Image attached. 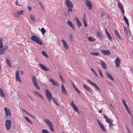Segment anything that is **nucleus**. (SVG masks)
Listing matches in <instances>:
<instances>
[{
  "label": "nucleus",
  "mask_w": 133,
  "mask_h": 133,
  "mask_svg": "<svg viewBox=\"0 0 133 133\" xmlns=\"http://www.w3.org/2000/svg\"><path fill=\"white\" fill-rule=\"evenodd\" d=\"M105 16V14L104 13H103V14L102 13L101 15V17H102L104 16Z\"/></svg>",
  "instance_id": "obj_59"
},
{
  "label": "nucleus",
  "mask_w": 133,
  "mask_h": 133,
  "mask_svg": "<svg viewBox=\"0 0 133 133\" xmlns=\"http://www.w3.org/2000/svg\"><path fill=\"white\" fill-rule=\"evenodd\" d=\"M41 31L42 34L43 35L46 32V30L45 29L43 28H42L41 29Z\"/></svg>",
  "instance_id": "obj_33"
},
{
  "label": "nucleus",
  "mask_w": 133,
  "mask_h": 133,
  "mask_svg": "<svg viewBox=\"0 0 133 133\" xmlns=\"http://www.w3.org/2000/svg\"><path fill=\"white\" fill-rule=\"evenodd\" d=\"M45 93L47 98V99L49 102H50L51 101V99H52L53 102L57 106H59L56 99L54 98H52V94L48 89L45 90Z\"/></svg>",
  "instance_id": "obj_1"
},
{
  "label": "nucleus",
  "mask_w": 133,
  "mask_h": 133,
  "mask_svg": "<svg viewBox=\"0 0 133 133\" xmlns=\"http://www.w3.org/2000/svg\"><path fill=\"white\" fill-rule=\"evenodd\" d=\"M131 117L132 118L131 120V123L132 125L133 126V116H132Z\"/></svg>",
  "instance_id": "obj_56"
},
{
  "label": "nucleus",
  "mask_w": 133,
  "mask_h": 133,
  "mask_svg": "<svg viewBox=\"0 0 133 133\" xmlns=\"http://www.w3.org/2000/svg\"><path fill=\"white\" fill-rule=\"evenodd\" d=\"M2 38L0 39V48H2L3 47L2 44Z\"/></svg>",
  "instance_id": "obj_40"
},
{
  "label": "nucleus",
  "mask_w": 133,
  "mask_h": 133,
  "mask_svg": "<svg viewBox=\"0 0 133 133\" xmlns=\"http://www.w3.org/2000/svg\"><path fill=\"white\" fill-rule=\"evenodd\" d=\"M38 65L40 67L41 69L46 71H49V69L46 68L45 66L43 64H39Z\"/></svg>",
  "instance_id": "obj_11"
},
{
  "label": "nucleus",
  "mask_w": 133,
  "mask_h": 133,
  "mask_svg": "<svg viewBox=\"0 0 133 133\" xmlns=\"http://www.w3.org/2000/svg\"><path fill=\"white\" fill-rule=\"evenodd\" d=\"M88 39L90 41L94 42L95 40V39L94 38H93L92 37H90L88 38Z\"/></svg>",
  "instance_id": "obj_38"
},
{
  "label": "nucleus",
  "mask_w": 133,
  "mask_h": 133,
  "mask_svg": "<svg viewBox=\"0 0 133 133\" xmlns=\"http://www.w3.org/2000/svg\"><path fill=\"white\" fill-rule=\"evenodd\" d=\"M50 130H51L52 131V132L54 131V128H53V125H51V127H50Z\"/></svg>",
  "instance_id": "obj_50"
},
{
  "label": "nucleus",
  "mask_w": 133,
  "mask_h": 133,
  "mask_svg": "<svg viewBox=\"0 0 133 133\" xmlns=\"http://www.w3.org/2000/svg\"><path fill=\"white\" fill-rule=\"evenodd\" d=\"M86 3L87 6L89 7V9L91 10L92 7V5L91 4L90 2L88 0H86Z\"/></svg>",
  "instance_id": "obj_10"
},
{
  "label": "nucleus",
  "mask_w": 133,
  "mask_h": 133,
  "mask_svg": "<svg viewBox=\"0 0 133 133\" xmlns=\"http://www.w3.org/2000/svg\"><path fill=\"white\" fill-rule=\"evenodd\" d=\"M19 71H17L16 72V75L15 76V78L16 81H19L20 82H21V80L20 78V77L19 76Z\"/></svg>",
  "instance_id": "obj_12"
},
{
  "label": "nucleus",
  "mask_w": 133,
  "mask_h": 133,
  "mask_svg": "<svg viewBox=\"0 0 133 133\" xmlns=\"http://www.w3.org/2000/svg\"><path fill=\"white\" fill-rule=\"evenodd\" d=\"M0 96L3 97H5V96L3 92V90L1 88H0Z\"/></svg>",
  "instance_id": "obj_25"
},
{
  "label": "nucleus",
  "mask_w": 133,
  "mask_h": 133,
  "mask_svg": "<svg viewBox=\"0 0 133 133\" xmlns=\"http://www.w3.org/2000/svg\"><path fill=\"white\" fill-rule=\"evenodd\" d=\"M49 132L46 129H43L42 130V133H48Z\"/></svg>",
  "instance_id": "obj_45"
},
{
  "label": "nucleus",
  "mask_w": 133,
  "mask_h": 133,
  "mask_svg": "<svg viewBox=\"0 0 133 133\" xmlns=\"http://www.w3.org/2000/svg\"><path fill=\"white\" fill-rule=\"evenodd\" d=\"M32 81L33 82V84L37 83V82H36V78L34 76H33L32 77Z\"/></svg>",
  "instance_id": "obj_37"
},
{
  "label": "nucleus",
  "mask_w": 133,
  "mask_h": 133,
  "mask_svg": "<svg viewBox=\"0 0 133 133\" xmlns=\"http://www.w3.org/2000/svg\"><path fill=\"white\" fill-rule=\"evenodd\" d=\"M6 51L3 49H0V55L4 54Z\"/></svg>",
  "instance_id": "obj_32"
},
{
  "label": "nucleus",
  "mask_w": 133,
  "mask_h": 133,
  "mask_svg": "<svg viewBox=\"0 0 133 133\" xmlns=\"http://www.w3.org/2000/svg\"><path fill=\"white\" fill-rule=\"evenodd\" d=\"M96 36L99 38L101 37L102 36L100 33L98 32Z\"/></svg>",
  "instance_id": "obj_46"
},
{
  "label": "nucleus",
  "mask_w": 133,
  "mask_h": 133,
  "mask_svg": "<svg viewBox=\"0 0 133 133\" xmlns=\"http://www.w3.org/2000/svg\"><path fill=\"white\" fill-rule=\"evenodd\" d=\"M12 125L11 121L10 120H6L5 121V126L6 127V129L9 130H10L11 128V125Z\"/></svg>",
  "instance_id": "obj_5"
},
{
  "label": "nucleus",
  "mask_w": 133,
  "mask_h": 133,
  "mask_svg": "<svg viewBox=\"0 0 133 133\" xmlns=\"http://www.w3.org/2000/svg\"><path fill=\"white\" fill-rule=\"evenodd\" d=\"M121 63V60L119 58L117 57L115 60V64L116 66L117 67H118L119 66L120 63Z\"/></svg>",
  "instance_id": "obj_15"
},
{
  "label": "nucleus",
  "mask_w": 133,
  "mask_h": 133,
  "mask_svg": "<svg viewBox=\"0 0 133 133\" xmlns=\"http://www.w3.org/2000/svg\"><path fill=\"white\" fill-rule=\"evenodd\" d=\"M75 90L77 91L79 94H80V92L79 90L77 88H75Z\"/></svg>",
  "instance_id": "obj_55"
},
{
  "label": "nucleus",
  "mask_w": 133,
  "mask_h": 133,
  "mask_svg": "<svg viewBox=\"0 0 133 133\" xmlns=\"http://www.w3.org/2000/svg\"><path fill=\"white\" fill-rule=\"evenodd\" d=\"M16 5L18 6H22L21 5H20L19 4H18L17 3V1L16 2Z\"/></svg>",
  "instance_id": "obj_63"
},
{
  "label": "nucleus",
  "mask_w": 133,
  "mask_h": 133,
  "mask_svg": "<svg viewBox=\"0 0 133 133\" xmlns=\"http://www.w3.org/2000/svg\"><path fill=\"white\" fill-rule=\"evenodd\" d=\"M42 52L43 55L45 56L46 57H49V56L48 55L46 52L44 51H42Z\"/></svg>",
  "instance_id": "obj_34"
},
{
  "label": "nucleus",
  "mask_w": 133,
  "mask_h": 133,
  "mask_svg": "<svg viewBox=\"0 0 133 133\" xmlns=\"http://www.w3.org/2000/svg\"><path fill=\"white\" fill-rule=\"evenodd\" d=\"M101 64H102V65L103 64H105V62H104L103 61H102V60H101Z\"/></svg>",
  "instance_id": "obj_57"
},
{
  "label": "nucleus",
  "mask_w": 133,
  "mask_h": 133,
  "mask_svg": "<svg viewBox=\"0 0 133 133\" xmlns=\"http://www.w3.org/2000/svg\"><path fill=\"white\" fill-rule=\"evenodd\" d=\"M28 8L29 10L31 11L32 10V8L31 7L28 6Z\"/></svg>",
  "instance_id": "obj_58"
},
{
  "label": "nucleus",
  "mask_w": 133,
  "mask_h": 133,
  "mask_svg": "<svg viewBox=\"0 0 133 133\" xmlns=\"http://www.w3.org/2000/svg\"><path fill=\"white\" fill-rule=\"evenodd\" d=\"M8 48V46L7 45H4L3 46V48H2L3 50L5 51Z\"/></svg>",
  "instance_id": "obj_47"
},
{
  "label": "nucleus",
  "mask_w": 133,
  "mask_h": 133,
  "mask_svg": "<svg viewBox=\"0 0 133 133\" xmlns=\"http://www.w3.org/2000/svg\"><path fill=\"white\" fill-rule=\"evenodd\" d=\"M118 5L121 9L123 15H124V11L123 7L122 4L119 2L118 3Z\"/></svg>",
  "instance_id": "obj_13"
},
{
  "label": "nucleus",
  "mask_w": 133,
  "mask_h": 133,
  "mask_svg": "<svg viewBox=\"0 0 133 133\" xmlns=\"http://www.w3.org/2000/svg\"><path fill=\"white\" fill-rule=\"evenodd\" d=\"M6 61L9 66L10 67H12V66L11 65V62L9 61L8 59H6Z\"/></svg>",
  "instance_id": "obj_31"
},
{
  "label": "nucleus",
  "mask_w": 133,
  "mask_h": 133,
  "mask_svg": "<svg viewBox=\"0 0 133 133\" xmlns=\"http://www.w3.org/2000/svg\"><path fill=\"white\" fill-rule=\"evenodd\" d=\"M91 70L95 74V75L96 76V77H98V75L96 72L95 70H94V69L93 68H91Z\"/></svg>",
  "instance_id": "obj_39"
},
{
  "label": "nucleus",
  "mask_w": 133,
  "mask_h": 133,
  "mask_svg": "<svg viewBox=\"0 0 133 133\" xmlns=\"http://www.w3.org/2000/svg\"><path fill=\"white\" fill-rule=\"evenodd\" d=\"M33 93L36 95L40 97L41 98H43V97L38 92L35 91H33Z\"/></svg>",
  "instance_id": "obj_23"
},
{
  "label": "nucleus",
  "mask_w": 133,
  "mask_h": 133,
  "mask_svg": "<svg viewBox=\"0 0 133 133\" xmlns=\"http://www.w3.org/2000/svg\"><path fill=\"white\" fill-rule=\"evenodd\" d=\"M34 84L35 86L36 87V89L37 90H39L40 89V87H39V86L38 85V83H34Z\"/></svg>",
  "instance_id": "obj_35"
},
{
  "label": "nucleus",
  "mask_w": 133,
  "mask_h": 133,
  "mask_svg": "<svg viewBox=\"0 0 133 133\" xmlns=\"http://www.w3.org/2000/svg\"><path fill=\"white\" fill-rule=\"evenodd\" d=\"M71 105L73 108V109L75 111L78 113H79L78 111L77 107L74 104L73 102H71Z\"/></svg>",
  "instance_id": "obj_9"
},
{
  "label": "nucleus",
  "mask_w": 133,
  "mask_h": 133,
  "mask_svg": "<svg viewBox=\"0 0 133 133\" xmlns=\"http://www.w3.org/2000/svg\"><path fill=\"white\" fill-rule=\"evenodd\" d=\"M128 111V113L131 116H133L132 115L131 113V111H130V109H129V110H127Z\"/></svg>",
  "instance_id": "obj_53"
},
{
  "label": "nucleus",
  "mask_w": 133,
  "mask_h": 133,
  "mask_svg": "<svg viewBox=\"0 0 133 133\" xmlns=\"http://www.w3.org/2000/svg\"><path fill=\"white\" fill-rule=\"evenodd\" d=\"M99 126L102 130L104 132L106 131V129L104 128L103 125L102 124L99 125Z\"/></svg>",
  "instance_id": "obj_30"
},
{
  "label": "nucleus",
  "mask_w": 133,
  "mask_h": 133,
  "mask_svg": "<svg viewBox=\"0 0 133 133\" xmlns=\"http://www.w3.org/2000/svg\"><path fill=\"white\" fill-rule=\"evenodd\" d=\"M83 87L87 91L89 92H91L92 90L91 89L90 87H87L86 85H83Z\"/></svg>",
  "instance_id": "obj_20"
},
{
  "label": "nucleus",
  "mask_w": 133,
  "mask_h": 133,
  "mask_svg": "<svg viewBox=\"0 0 133 133\" xmlns=\"http://www.w3.org/2000/svg\"><path fill=\"white\" fill-rule=\"evenodd\" d=\"M25 119L29 123L31 124H32L33 123L32 122L30 119H29L28 117H25Z\"/></svg>",
  "instance_id": "obj_29"
},
{
  "label": "nucleus",
  "mask_w": 133,
  "mask_h": 133,
  "mask_svg": "<svg viewBox=\"0 0 133 133\" xmlns=\"http://www.w3.org/2000/svg\"><path fill=\"white\" fill-rule=\"evenodd\" d=\"M125 108L127 110H129V108L128 107V106L127 105H126V106H125Z\"/></svg>",
  "instance_id": "obj_60"
},
{
  "label": "nucleus",
  "mask_w": 133,
  "mask_h": 133,
  "mask_svg": "<svg viewBox=\"0 0 133 133\" xmlns=\"http://www.w3.org/2000/svg\"><path fill=\"white\" fill-rule=\"evenodd\" d=\"M70 37H69V39H70V41H73V39H72V35L71 34H70Z\"/></svg>",
  "instance_id": "obj_49"
},
{
  "label": "nucleus",
  "mask_w": 133,
  "mask_h": 133,
  "mask_svg": "<svg viewBox=\"0 0 133 133\" xmlns=\"http://www.w3.org/2000/svg\"><path fill=\"white\" fill-rule=\"evenodd\" d=\"M122 101H123V104L124 105V106H126V105H127L124 99H122Z\"/></svg>",
  "instance_id": "obj_51"
},
{
  "label": "nucleus",
  "mask_w": 133,
  "mask_h": 133,
  "mask_svg": "<svg viewBox=\"0 0 133 133\" xmlns=\"http://www.w3.org/2000/svg\"><path fill=\"white\" fill-rule=\"evenodd\" d=\"M123 18L124 20V21L125 23L128 22H129L128 20L127 19V18L125 16H124Z\"/></svg>",
  "instance_id": "obj_42"
},
{
  "label": "nucleus",
  "mask_w": 133,
  "mask_h": 133,
  "mask_svg": "<svg viewBox=\"0 0 133 133\" xmlns=\"http://www.w3.org/2000/svg\"><path fill=\"white\" fill-rule=\"evenodd\" d=\"M104 118L106 120V119H107L108 118L107 117V116L105 114H104Z\"/></svg>",
  "instance_id": "obj_54"
},
{
  "label": "nucleus",
  "mask_w": 133,
  "mask_h": 133,
  "mask_svg": "<svg viewBox=\"0 0 133 133\" xmlns=\"http://www.w3.org/2000/svg\"><path fill=\"white\" fill-rule=\"evenodd\" d=\"M102 66L103 68L104 69H106L107 68L106 65L105 64L102 65Z\"/></svg>",
  "instance_id": "obj_52"
},
{
  "label": "nucleus",
  "mask_w": 133,
  "mask_h": 133,
  "mask_svg": "<svg viewBox=\"0 0 133 133\" xmlns=\"http://www.w3.org/2000/svg\"><path fill=\"white\" fill-rule=\"evenodd\" d=\"M59 77L60 78V79H61V81L62 82H64V79H63V78L62 77V76L60 74L59 75Z\"/></svg>",
  "instance_id": "obj_48"
},
{
  "label": "nucleus",
  "mask_w": 133,
  "mask_h": 133,
  "mask_svg": "<svg viewBox=\"0 0 133 133\" xmlns=\"http://www.w3.org/2000/svg\"><path fill=\"white\" fill-rule=\"evenodd\" d=\"M91 55H94V56H97L99 55V54L97 52H91L90 53Z\"/></svg>",
  "instance_id": "obj_41"
},
{
  "label": "nucleus",
  "mask_w": 133,
  "mask_h": 133,
  "mask_svg": "<svg viewBox=\"0 0 133 133\" xmlns=\"http://www.w3.org/2000/svg\"><path fill=\"white\" fill-rule=\"evenodd\" d=\"M31 39L32 41L40 45H41L43 44V42L42 41L41 39L40 38L38 37L33 35L31 37Z\"/></svg>",
  "instance_id": "obj_3"
},
{
  "label": "nucleus",
  "mask_w": 133,
  "mask_h": 133,
  "mask_svg": "<svg viewBox=\"0 0 133 133\" xmlns=\"http://www.w3.org/2000/svg\"><path fill=\"white\" fill-rule=\"evenodd\" d=\"M66 5L68 8L67 13L69 14L70 12L72 11L73 8V4L69 0H66L65 1Z\"/></svg>",
  "instance_id": "obj_2"
},
{
  "label": "nucleus",
  "mask_w": 133,
  "mask_h": 133,
  "mask_svg": "<svg viewBox=\"0 0 133 133\" xmlns=\"http://www.w3.org/2000/svg\"><path fill=\"white\" fill-rule=\"evenodd\" d=\"M62 41L63 43V45L64 46V47L65 49L66 50L68 49L69 47L68 45L66 42L65 41H64L63 40H62Z\"/></svg>",
  "instance_id": "obj_19"
},
{
  "label": "nucleus",
  "mask_w": 133,
  "mask_h": 133,
  "mask_svg": "<svg viewBox=\"0 0 133 133\" xmlns=\"http://www.w3.org/2000/svg\"><path fill=\"white\" fill-rule=\"evenodd\" d=\"M4 110L5 112V116L6 118L8 116L11 115V111L7 107H5Z\"/></svg>",
  "instance_id": "obj_6"
},
{
  "label": "nucleus",
  "mask_w": 133,
  "mask_h": 133,
  "mask_svg": "<svg viewBox=\"0 0 133 133\" xmlns=\"http://www.w3.org/2000/svg\"><path fill=\"white\" fill-rule=\"evenodd\" d=\"M67 23L68 25L70 26L71 27L72 29H73V30H74V25L73 24V23L71 22V21H68L67 22Z\"/></svg>",
  "instance_id": "obj_22"
},
{
  "label": "nucleus",
  "mask_w": 133,
  "mask_h": 133,
  "mask_svg": "<svg viewBox=\"0 0 133 133\" xmlns=\"http://www.w3.org/2000/svg\"><path fill=\"white\" fill-rule=\"evenodd\" d=\"M44 121L47 125L49 127H51V125H53L52 123L50 122L48 119H45Z\"/></svg>",
  "instance_id": "obj_16"
},
{
  "label": "nucleus",
  "mask_w": 133,
  "mask_h": 133,
  "mask_svg": "<svg viewBox=\"0 0 133 133\" xmlns=\"http://www.w3.org/2000/svg\"><path fill=\"white\" fill-rule=\"evenodd\" d=\"M23 12L24 11L22 10H20L18 12H17L18 16H19L20 15H21L23 13Z\"/></svg>",
  "instance_id": "obj_36"
},
{
  "label": "nucleus",
  "mask_w": 133,
  "mask_h": 133,
  "mask_svg": "<svg viewBox=\"0 0 133 133\" xmlns=\"http://www.w3.org/2000/svg\"><path fill=\"white\" fill-rule=\"evenodd\" d=\"M124 35L128 40L130 42V41L129 40V35H130L131 32L129 30V32H128L127 28L124 26H123Z\"/></svg>",
  "instance_id": "obj_4"
},
{
  "label": "nucleus",
  "mask_w": 133,
  "mask_h": 133,
  "mask_svg": "<svg viewBox=\"0 0 133 133\" xmlns=\"http://www.w3.org/2000/svg\"><path fill=\"white\" fill-rule=\"evenodd\" d=\"M106 74L108 77L112 81H114V79L112 77V76L109 73H108L107 72H105Z\"/></svg>",
  "instance_id": "obj_18"
},
{
  "label": "nucleus",
  "mask_w": 133,
  "mask_h": 133,
  "mask_svg": "<svg viewBox=\"0 0 133 133\" xmlns=\"http://www.w3.org/2000/svg\"><path fill=\"white\" fill-rule=\"evenodd\" d=\"M88 81L90 84L92 85L96 90H98V91H101V90L99 88L97 85L95 83L92 82L89 79H88Z\"/></svg>",
  "instance_id": "obj_7"
},
{
  "label": "nucleus",
  "mask_w": 133,
  "mask_h": 133,
  "mask_svg": "<svg viewBox=\"0 0 133 133\" xmlns=\"http://www.w3.org/2000/svg\"><path fill=\"white\" fill-rule=\"evenodd\" d=\"M75 19L76 22L77 26L79 27H80L81 25V23L79 22L78 18L77 17L75 18Z\"/></svg>",
  "instance_id": "obj_24"
},
{
  "label": "nucleus",
  "mask_w": 133,
  "mask_h": 133,
  "mask_svg": "<svg viewBox=\"0 0 133 133\" xmlns=\"http://www.w3.org/2000/svg\"><path fill=\"white\" fill-rule=\"evenodd\" d=\"M126 129H127V131H129V130L127 125H126Z\"/></svg>",
  "instance_id": "obj_64"
},
{
  "label": "nucleus",
  "mask_w": 133,
  "mask_h": 133,
  "mask_svg": "<svg viewBox=\"0 0 133 133\" xmlns=\"http://www.w3.org/2000/svg\"><path fill=\"white\" fill-rule=\"evenodd\" d=\"M97 121L98 122L99 125L101 124H102V123L99 121V120H97Z\"/></svg>",
  "instance_id": "obj_61"
},
{
  "label": "nucleus",
  "mask_w": 133,
  "mask_h": 133,
  "mask_svg": "<svg viewBox=\"0 0 133 133\" xmlns=\"http://www.w3.org/2000/svg\"><path fill=\"white\" fill-rule=\"evenodd\" d=\"M106 122L109 124V126L112 125V121L110 118H108L106 120Z\"/></svg>",
  "instance_id": "obj_21"
},
{
  "label": "nucleus",
  "mask_w": 133,
  "mask_h": 133,
  "mask_svg": "<svg viewBox=\"0 0 133 133\" xmlns=\"http://www.w3.org/2000/svg\"><path fill=\"white\" fill-rule=\"evenodd\" d=\"M107 35L110 41H112V39L111 37L110 34L108 32H107Z\"/></svg>",
  "instance_id": "obj_28"
},
{
  "label": "nucleus",
  "mask_w": 133,
  "mask_h": 133,
  "mask_svg": "<svg viewBox=\"0 0 133 133\" xmlns=\"http://www.w3.org/2000/svg\"><path fill=\"white\" fill-rule=\"evenodd\" d=\"M115 34L116 35L117 37L119 38L121 40L122 38L120 37L119 36V32L116 30H115Z\"/></svg>",
  "instance_id": "obj_27"
},
{
  "label": "nucleus",
  "mask_w": 133,
  "mask_h": 133,
  "mask_svg": "<svg viewBox=\"0 0 133 133\" xmlns=\"http://www.w3.org/2000/svg\"><path fill=\"white\" fill-rule=\"evenodd\" d=\"M49 81L54 86H58L59 85V83L52 79H50Z\"/></svg>",
  "instance_id": "obj_14"
},
{
  "label": "nucleus",
  "mask_w": 133,
  "mask_h": 133,
  "mask_svg": "<svg viewBox=\"0 0 133 133\" xmlns=\"http://www.w3.org/2000/svg\"><path fill=\"white\" fill-rule=\"evenodd\" d=\"M101 52L105 55H109L111 54L110 51L108 50H104L102 49L101 51Z\"/></svg>",
  "instance_id": "obj_8"
},
{
  "label": "nucleus",
  "mask_w": 133,
  "mask_h": 133,
  "mask_svg": "<svg viewBox=\"0 0 133 133\" xmlns=\"http://www.w3.org/2000/svg\"><path fill=\"white\" fill-rule=\"evenodd\" d=\"M30 18L33 21H35L36 18H35V16L33 15L32 14H30Z\"/></svg>",
  "instance_id": "obj_26"
},
{
  "label": "nucleus",
  "mask_w": 133,
  "mask_h": 133,
  "mask_svg": "<svg viewBox=\"0 0 133 133\" xmlns=\"http://www.w3.org/2000/svg\"><path fill=\"white\" fill-rule=\"evenodd\" d=\"M62 92L64 94L66 95L67 94L66 90L63 84L61 85Z\"/></svg>",
  "instance_id": "obj_17"
},
{
  "label": "nucleus",
  "mask_w": 133,
  "mask_h": 133,
  "mask_svg": "<svg viewBox=\"0 0 133 133\" xmlns=\"http://www.w3.org/2000/svg\"><path fill=\"white\" fill-rule=\"evenodd\" d=\"M83 23L84 24V26L85 27H86L87 26V23L86 22V21L84 20V17H83Z\"/></svg>",
  "instance_id": "obj_44"
},
{
  "label": "nucleus",
  "mask_w": 133,
  "mask_h": 133,
  "mask_svg": "<svg viewBox=\"0 0 133 133\" xmlns=\"http://www.w3.org/2000/svg\"><path fill=\"white\" fill-rule=\"evenodd\" d=\"M12 15L16 17H18L17 12H15L12 13Z\"/></svg>",
  "instance_id": "obj_43"
},
{
  "label": "nucleus",
  "mask_w": 133,
  "mask_h": 133,
  "mask_svg": "<svg viewBox=\"0 0 133 133\" xmlns=\"http://www.w3.org/2000/svg\"><path fill=\"white\" fill-rule=\"evenodd\" d=\"M99 74H100V75H101V76L102 77H103V75H102V72H99Z\"/></svg>",
  "instance_id": "obj_62"
}]
</instances>
